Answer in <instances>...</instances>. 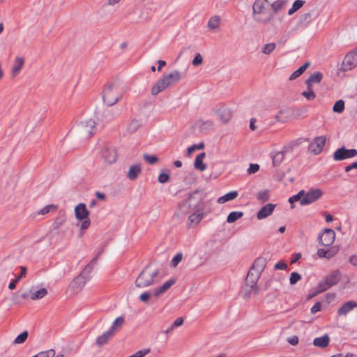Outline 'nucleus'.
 <instances>
[{"instance_id":"obj_37","label":"nucleus","mask_w":357,"mask_h":357,"mask_svg":"<svg viewBox=\"0 0 357 357\" xmlns=\"http://www.w3.org/2000/svg\"><path fill=\"white\" fill-rule=\"evenodd\" d=\"M220 23V18L218 15L211 17L208 22V27L211 29H216L219 27Z\"/></svg>"},{"instance_id":"obj_43","label":"nucleus","mask_w":357,"mask_h":357,"mask_svg":"<svg viewBox=\"0 0 357 357\" xmlns=\"http://www.w3.org/2000/svg\"><path fill=\"white\" fill-rule=\"evenodd\" d=\"M344 109V102L342 100H339L334 104L333 110L334 112L341 114Z\"/></svg>"},{"instance_id":"obj_28","label":"nucleus","mask_w":357,"mask_h":357,"mask_svg":"<svg viewBox=\"0 0 357 357\" xmlns=\"http://www.w3.org/2000/svg\"><path fill=\"white\" fill-rule=\"evenodd\" d=\"M329 341V336L326 334L321 337L314 338L313 340V344L320 348H325L328 345Z\"/></svg>"},{"instance_id":"obj_45","label":"nucleus","mask_w":357,"mask_h":357,"mask_svg":"<svg viewBox=\"0 0 357 357\" xmlns=\"http://www.w3.org/2000/svg\"><path fill=\"white\" fill-rule=\"evenodd\" d=\"M276 45L274 43H270L263 46L261 52L265 54H270L275 48Z\"/></svg>"},{"instance_id":"obj_8","label":"nucleus","mask_w":357,"mask_h":357,"mask_svg":"<svg viewBox=\"0 0 357 357\" xmlns=\"http://www.w3.org/2000/svg\"><path fill=\"white\" fill-rule=\"evenodd\" d=\"M357 155L356 149H347L342 146L337 149L333 153V160L335 161H341L347 158H352Z\"/></svg>"},{"instance_id":"obj_47","label":"nucleus","mask_w":357,"mask_h":357,"mask_svg":"<svg viewBox=\"0 0 357 357\" xmlns=\"http://www.w3.org/2000/svg\"><path fill=\"white\" fill-rule=\"evenodd\" d=\"M27 337L28 333L26 331H24L16 337L14 342L16 344H22L25 342Z\"/></svg>"},{"instance_id":"obj_11","label":"nucleus","mask_w":357,"mask_h":357,"mask_svg":"<svg viewBox=\"0 0 357 357\" xmlns=\"http://www.w3.org/2000/svg\"><path fill=\"white\" fill-rule=\"evenodd\" d=\"M326 137L324 136H319L313 139V141L310 144L309 149L314 154H319L323 150L324 145L326 144Z\"/></svg>"},{"instance_id":"obj_44","label":"nucleus","mask_w":357,"mask_h":357,"mask_svg":"<svg viewBox=\"0 0 357 357\" xmlns=\"http://www.w3.org/2000/svg\"><path fill=\"white\" fill-rule=\"evenodd\" d=\"M56 206L54 204L47 205L40 210L37 211L38 215H45L47 214L51 211H54L56 209Z\"/></svg>"},{"instance_id":"obj_39","label":"nucleus","mask_w":357,"mask_h":357,"mask_svg":"<svg viewBox=\"0 0 357 357\" xmlns=\"http://www.w3.org/2000/svg\"><path fill=\"white\" fill-rule=\"evenodd\" d=\"M305 3V1L303 0H296L291 8L288 11V15H291L297 10H298Z\"/></svg>"},{"instance_id":"obj_18","label":"nucleus","mask_w":357,"mask_h":357,"mask_svg":"<svg viewBox=\"0 0 357 357\" xmlns=\"http://www.w3.org/2000/svg\"><path fill=\"white\" fill-rule=\"evenodd\" d=\"M356 307H357L356 302L353 301H348L338 309L337 314L339 316H345Z\"/></svg>"},{"instance_id":"obj_12","label":"nucleus","mask_w":357,"mask_h":357,"mask_svg":"<svg viewBox=\"0 0 357 357\" xmlns=\"http://www.w3.org/2000/svg\"><path fill=\"white\" fill-rule=\"evenodd\" d=\"M102 157L107 163L112 164L114 162L117 158L115 148L107 145L105 146L102 149Z\"/></svg>"},{"instance_id":"obj_5","label":"nucleus","mask_w":357,"mask_h":357,"mask_svg":"<svg viewBox=\"0 0 357 357\" xmlns=\"http://www.w3.org/2000/svg\"><path fill=\"white\" fill-rule=\"evenodd\" d=\"M158 270L148 266L144 268L135 280V286L138 288H145L157 282Z\"/></svg>"},{"instance_id":"obj_23","label":"nucleus","mask_w":357,"mask_h":357,"mask_svg":"<svg viewBox=\"0 0 357 357\" xmlns=\"http://www.w3.org/2000/svg\"><path fill=\"white\" fill-rule=\"evenodd\" d=\"M324 278L327 281L329 286L331 287L340 281L341 278V273L339 270H335L331 274L326 275Z\"/></svg>"},{"instance_id":"obj_61","label":"nucleus","mask_w":357,"mask_h":357,"mask_svg":"<svg viewBox=\"0 0 357 357\" xmlns=\"http://www.w3.org/2000/svg\"><path fill=\"white\" fill-rule=\"evenodd\" d=\"M149 353H150V349H145L143 350H139L135 353L137 356L138 357H144L146 355H147Z\"/></svg>"},{"instance_id":"obj_19","label":"nucleus","mask_w":357,"mask_h":357,"mask_svg":"<svg viewBox=\"0 0 357 357\" xmlns=\"http://www.w3.org/2000/svg\"><path fill=\"white\" fill-rule=\"evenodd\" d=\"M290 149V147H284L282 151L273 153L272 160L273 165L278 166L280 165L284 158L285 153L288 152Z\"/></svg>"},{"instance_id":"obj_1","label":"nucleus","mask_w":357,"mask_h":357,"mask_svg":"<svg viewBox=\"0 0 357 357\" xmlns=\"http://www.w3.org/2000/svg\"><path fill=\"white\" fill-rule=\"evenodd\" d=\"M181 210L183 213L195 211L188 217L189 226L197 225L203 218L204 205L202 203L199 195L194 192L181 205Z\"/></svg>"},{"instance_id":"obj_16","label":"nucleus","mask_w":357,"mask_h":357,"mask_svg":"<svg viewBox=\"0 0 357 357\" xmlns=\"http://www.w3.org/2000/svg\"><path fill=\"white\" fill-rule=\"evenodd\" d=\"M176 280L174 279H170L166 281L162 285L159 287L155 288L153 291V294L155 297H159L160 295L165 293L173 284H174Z\"/></svg>"},{"instance_id":"obj_62","label":"nucleus","mask_w":357,"mask_h":357,"mask_svg":"<svg viewBox=\"0 0 357 357\" xmlns=\"http://www.w3.org/2000/svg\"><path fill=\"white\" fill-rule=\"evenodd\" d=\"M274 267L278 270H284L287 268V265L283 261H279L275 264Z\"/></svg>"},{"instance_id":"obj_46","label":"nucleus","mask_w":357,"mask_h":357,"mask_svg":"<svg viewBox=\"0 0 357 357\" xmlns=\"http://www.w3.org/2000/svg\"><path fill=\"white\" fill-rule=\"evenodd\" d=\"M304 195H305V190H302L299 191L296 195L289 197V202L290 204H293L298 201H299L301 202V199H302Z\"/></svg>"},{"instance_id":"obj_49","label":"nucleus","mask_w":357,"mask_h":357,"mask_svg":"<svg viewBox=\"0 0 357 357\" xmlns=\"http://www.w3.org/2000/svg\"><path fill=\"white\" fill-rule=\"evenodd\" d=\"M203 63V58L199 53H197L192 59V64L194 66H198Z\"/></svg>"},{"instance_id":"obj_7","label":"nucleus","mask_w":357,"mask_h":357,"mask_svg":"<svg viewBox=\"0 0 357 357\" xmlns=\"http://www.w3.org/2000/svg\"><path fill=\"white\" fill-rule=\"evenodd\" d=\"M322 195L323 191L319 188L311 189L307 192H305L303 197L301 199V205L310 204L321 198Z\"/></svg>"},{"instance_id":"obj_50","label":"nucleus","mask_w":357,"mask_h":357,"mask_svg":"<svg viewBox=\"0 0 357 357\" xmlns=\"http://www.w3.org/2000/svg\"><path fill=\"white\" fill-rule=\"evenodd\" d=\"M213 122L211 120H208V121H200V128L202 130L210 129L213 127Z\"/></svg>"},{"instance_id":"obj_9","label":"nucleus","mask_w":357,"mask_h":357,"mask_svg":"<svg viewBox=\"0 0 357 357\" xmlns=\"http://www.w3.org/2000/svg\"><path fill=\"white\" fill-rule=\"evenodd\" d=\"M357 66V49L349 52L344 57L342 67L344 71L350 70Z\"/></svg>"},{"instance_id":"obj_53","label":"nucleus","mask_w":357,"mask_h":357,"mask_svg":"<svg viewBox=\"0 0 357 357\" xmlns=\"http://www.w3.org/2000/svg\"><path fill=\"white\" fill-rule=\"evenodd\" d=\"M204 148V144H194L191 146H189L187 149L188 154L190 155L192 153H193L196 149H202Z\"/></svg>"},{"instance_id":"obj_21","label":"nucleus","mask_w":357,"mask_h":357,"mask_svg":"<svg viewBox=\"0 0 357 357\" xmlns=\"http://www.w3.org/2000/svg\"><path fill=\"white\" fill-rule=\"evenodd\" d=\"M260 276L261 274L252 271V269H250L245 279L246 284L249 287H253L254 285L257 284Z\"/></svg>"},{"instance_id":"obj_4","label":"nucleus","mask_w":357,"mask_h":357,"mask_svg":"<svg viewBox=\"0 0 357 357\" xmlns=\"http://www.w3.org/2000/svg\"><path fill=\"white\" fill-rule=\"evenodd\" d=\"M181 79V73L178 70H174L171 73L165 75L153 85L151 89V94L153 96L158 94L167 87L178 82Z\"/></svg>"},{"instance_id":"obj_40","label":"nucleus","mask_w":357,"mask_h":357,"mask_svg":"<svg viewBox=\"0 0 357 357\" xmlns=\"http://www.w3.org/2000/svg\"><path fill=\"white\" fill-rule=\"evenodd\" d=\"M257 199L259 202H263V203L268 201L270 199L269 190H264L259 191L257 195Z\"/></svg>"},{"instance_id":"obj_25","label":"nucleus","mask_w":357,"mask_h":357,"mask_svg":"<svg viewBox=\"0 0 357 357\" xmlns=\"http://www.w3.org/2000/svg\"><path fill=\"white\" fill-rule=\"evenodd\" d=\"M113 336L114 335L107 330L102 335L97 337L96 343L99 347H101L106 344Z\"/></svg>"},{"instance_id":"obj_48","label":"nucleus","mask_w":357,"mask_h":357,"mask_svg":"<svg viewBox=\"0 0 357 357\" xmlns=\"http://www.w3.org/2000/svg\"><path fill=\"white\" fill-rule=\"evenodd\" d=\"M301 279V276L299 273H298L296 272H293L291 273V275L289 278V282L291 284H295Z\"/></svg>"},{"instance_id":"obj_32","label":"nucleus","mask_w":357,"mask_h":357,"mask_svg":"<svg viewBox=\"0 0 357 357\" xmlns=\"http://www.w3.org/2000/svg\"><path fill=\"white\" fill-rule=\"evenodd\" d=\"M238 194L237 191L229 192L225 195L220 197L218 199V203L224 204L227 202L234 200L238 197Z\"/></svg>"},{"instance_id":"obj_54","label":"nucleus","mask_w":357,"mask_h":357,"mask_svg":"<svg viewBox=\"0 0 357 357\" xmlns=\"http://www.w3.org/2000/svg\"><path fill=\"white\" fill-rule=\"evenodd\" d=\"M158 180L160 183H165L169 180V174L167 173H160Z\"/></svg>"},{"instance_id":"obj_60","label":"nucleus","mask_w":357,"mask_h":357,"mask_svg":"<svg viewBox=\"0 0 357 357\" xmlns=\"http://www.w3.org/2000/svg\"><path fill=\"white\" fill-rule=\"evenodd\" d=\"M64 222V219L63 218H57L52 225V227L54 229H59V227L63 225Z\"/></svg>"},{"instance_id":"obj_14","label":"nucleus","mask_w":357,"mask_h":357,"mask_svg":"<svg viewBox=\"0 0 357 357\" xmlns=\"http://www.w3.org/2000/svg\"><path fill=\"white\" fill-rule=\"evenodd\" d=\"M276 205L273 204H267L264 206L257 213V218L259 220L264 219L271 215Z\"/></svg>"},{"instance_id":"obj_58","label":"nucleus","mask_w":357,"mask_h":357,"mask_svg":"<svg viewBox=\"0 0 357 357\" xmlns=\"http://www.w3.org/2000/svg\"><path fill=\"white\" fill-rule=\"evenodd\" d=\"M321 308V303L320 302H317L310 309V312L312 314H315L317 312H319Z\"/></svg>"},{"instance_id":"obj_56","label":"nucleus","mask_w":357,"mask_h":357,"mask_svg":"<svg viewBox=\"0 0 357 357\" xmlns=\"http://www.w3.org/2000/svg\"><path fill=\"white\" fill-rule=\"evenodd\" d=\"M259 169V165L257 164H250L249 168L248 169V172L250 174H255L258 172Z\"/></svg>"},{"instance_id":"obj_26","label":"nucleus","mask_w":357,"mask_h":357,"mask_svg":"<svg viewBox=\"0 0 357 357\" xmlns=\"http://www.w3.org/2000/svg\"><path fill=\"white\" fill-rule=\"evenodd\" d=\"M218 114L220 119L225 123L229 121L231 117V112L226 106H221L218 110Z\"/></svg>"},{"instance_id":"obj_22","label":"nucleus","mask_w":357,"mask_h":357,"mask_svg":"<svg viewBox=\"0 0 357 357\" xmlns=\"http://www.w3.org/2000/svg\"><path fill=\"white\" fill-rule=\"evenodd\" d=\"M24 63V59L22 57L17 56L15 59L14 63L11 69V75L14 77L17 76Z\"/></svg>"},{"instance_id":"obj_52","label":"nucleus","mask_w":357,"mask_h":357,"mask_svg":"<svg viewBox=\"0 0 357 357\" xmlns=\"http://www.w3.org/2000/svg\"><path fill=\"white\" fill-rule=\"evenodd\" d=\"M183 255L181 253L176 254L171 261V264L172 266L176 267L178 264L182 260Z\"/></svg>"},{"instance_id":"obj_15","label":"nucleus","mask_w":357,"mask_h":357,"mask_svg":"<svg viewBox=\"0 0 357 357\" xmlns=\"http://www.w3.org/2000/svg\"><path fill=\"white\" fill-rule=\"evenodd\" d=\"M75 217L79 220H82L89 217V212L84 204L80 203L75 208Z\"/></svg>"},{"instance_id":"obj_51","label":"nucleus","mask_w":357,"mask_h":357,"mask_svg":"<svg viewBox=\"0 0 357 357\" xmlns=\"http://www.w3.org/2000/svg\"><path fill=\"white\" fill-rule=\"evenodd\" d=\"M144 159L149 163V164H151V165H153L154 163H155L158 158L155 156V155H148V154H144Z\"/></svg>"},{"instance_id":"obj_17","label":"nucleus","mask_w":357,"mask_h":357,"mask_svg":"<svg viewBox=\"0 0 357 357\" xmlns=\"http://www.w3.org/2000/svg\"><path fill=\"white\" fill-rule=\"evenodd\" d=\"M47 294V290L45 288L37 289L36 287H31L29 290V298L31 300H38L45 297Z\"/></svg>"},{"instance_id":"obj_41","label":"nucleus","mask_w":357,"mask_h":357,"mask_svg":"<svg viewBox=\"0 0 357 357\" xmlns=\"http://www.w3.org/2000/svg\"><path fill=\"white\" fill-rule=\"evenodd\" d=\"M140 122L137 119H132L127 126V130L129 132H134L140 127Z\"/></svg>"},{"instance_id":"obj_34","label":"nucleus","mask_w":357,"mask_h":357,"mask_svg":"<svg viewBox=\"0 0 357 357\" xmlns=\"http://www.w3.org/2000/svg\"><path fill=\"white\" fill-rule=\"evenodd\" d=\"M310 62H305L303 66H301L298 69L294 71L289 77L290 80H293L301 76L309 67Z\"/></svg>"},{"instance_id":"obj_31","label":"nucleus","mask_w":357,"mask_h":357,"mask_svg":"<svg viewBox=\"0 0 357 357\" xmlns=\"http://www.w3.org/2000/svg\"><path fill=\"white\" fill-rule=\"evenodd\" d=\"M323 78V74L320 72H315L311 74L306 80V84L312 86L314 83H319Z\"/></svg>"},{"instance_id":"obj_20","label":"nucleus","mask_w":357,"mask_h":357,"mask_svg":"<svg viewBox=\"0 0 357 357\" xmlns=\"http://www.w3.org/2000/svg\"><path fill=\"white\" fill-rule=\"evenodd\" d=\"M266 265V259L264 257L257 258L250 269L261 274Z\"/></svg>"},{"instance_id":"obj_42","label":"nucleus","mask_w":357,"mask_h":357,"mask_svg":"<svg viewBox=\"0 0 357 357\" xmlns=\"http://www.w3.org/2000/svg\"><path fill=\"white\" fill-rule=\"evenodd\" d=\"M307 91H303L301 94L308 100H314L316 98V94L313 91L312 86L307 85Z\"/></svg>"},{"instance_id":"obj_29","label":"nucleus","mask_w":357,"mask_h":357,"mask_svg":"<svg viewBox=\"0 0 357 357\" xmlns=\"http://www.w3.org/2000/svg\"><path fill=\"white\" fill-rule=\"evenodd\" d=\"M124 324V318L123 317H118L113 321L111 327L108 329L109 332H111L114 335V334L122 327Z\"/></svg>"},{"instance_id":"obj_59","label":"nucleus","mask_w":357,"mask_h":357,"mask_svg":"<svg viewBox=\"0 0 357 357\" xmlns=\"http://www.w3.org/2000/svg\"><path fill=\"white\" fill-rule=\"evenodd\" d=\"M20 274L15 279V282H19L26 274V268L24 266H20Z\"/></svg>"},{"instance_id":"obj_10","label":"nucleus","mask_w":357,"mask_h":357,"mask_svg":"<svg viewBox=\"0 0 357 357\" xmlns=\"http://www.w3.org/2000/svg\"><path fill=\"white\" fill-rule=\"evenodd\" d=\"M335 238V231L331 229H326L323 234L319 236V241L321 245L327 247L333 243Z\"/></svg>"},{"instance_id":"obj_27","label":"nucleus","mask_w":357,"mask_h":357,"mask_svg":"<svg viewBox=\"0 0 357 357\" xmlns=\"http://www.w3.org/2000/svg\"><path fill=\"white\" fill-rule=\"evenodd\" d=\"M206 156L205 153H201L196 156L194 167L201 172L204 171L206 169V165L204 163L203 160Z\"/></svg>"},{"instance_id":"obj_6","label":"nucleus","mask_w":357,"mask_h":357,"mask_svg":"<svg viewBox=\"0 0 357 357\" xmlns=\"http://www.w3.org/2000/svg\"><path fill=\"white\" fill-rule=\"evenodd\" d=\"M79 130L84 138H89L96 131V123L92 119L82 121L79 125Z\"/></svg>"},{"instance_id":"obj_63","label":"nucleus","mask_w":357,"mask_h":357,"mask_svg":"<svg viewBox=\"0 0 357 357\" xmlns=\"http://www.w3.org/2000/svg\"><path fill=\"white\" fill-rule=\"evenodd\" d=\"M287 342L291 345H296L298 343V337L296 335L291 336L287 339Z\"/></svg>"},{"instance_id":"obj_35","label":"nucleus","mask_w":357,"mask_h":357,"mask_svg":"<svg viewBox=\"0 0 357 357\" xmlns=\"http://www.w3.org/2000/svg\"><path fill=\"white\" fill-rule=\"evenodd\" d=\"M329 288H331V286H329L327 281L325 280V278H324L319 282L315 293L310 297H312L314 295L322 293Z\"/></svg>"},{"instance_id":"obj_2","label":"nucleus","mask_w":357,"mask_h":357,"mask_svg":"<svg viewBox=\"0 0 357 357\" xmlns=\"http://www.w3.org/2000/svg\"><path fill=\"white\" fill-rule=\"evenodd\" d=\"M270 1L268 0H255L252 4V17L254 20L264 25L271 22L273 18V14L268 12Z\"/></svg>"},{"instance_id":"obj_13","label":"nucleus","mask_w":357,"mask_h":357,"mask_svg":"<svg viewBox=\"0 0 357 357\" xmlns=\"http://www.w3.org/2000/svg\"><path fill=\"white\" fill-rule=\"evenodd\" d=\"M88 278L86 275L79 274L70 284V288L75 294L79 292L85 285Z\"/></svg>"},{"instance_id":"obj_38","label":"nucleus","mask_w":357,"mask_h":357,"mask_svg":"<svg viewBox=\"0 0 357 357\" xmlns=\"http://www.w3.org/2000/svg\"><path fill=\"white\" fill-rule=\"evenodd\" d=\"M243 215V213L241 211L231 212L227 216V222L228 223H233V222H236L237 220L242 218Z\"/></svg>"},{"instance_id":"obj_30","label":"nucleus","mask_w":357,"mask_h":357,"mask_svg":"<svg viewBox=\"0 0 357 357\" xmlns=\"http://www.w3.org/2000/svg\"><path fill=\"white\" fill-rule=\"evenodd\" d=\"M101 252H100L91 261L89 264H87L82 272L81 273L82 275H86L88 280L89 279V275L91 273L93 266L96 265L97 259L100 255Z\"/></svg>"},{"instance_id":"obj_36","label":"nucleus","mask_w":357,"mask_h":357,"mask_svg":"<svg viewBox=\"0 0 357 357\" xmlns=\"http://www.w3.org/2000/svg\"><path fill=\"white\" fill-rule=\"evenodd\" d=\"M335 255V252H333L331 249H318L317 250V255L319 258H326V259H331Z\"/></svg>"},{"instance_id":"obj_64","label":"nucleus","mask_w":357,"mask_h":357,"mask_svg":"<svg viewBox=\"0 0 357 357\" xmlns=\"http://www.w3.org/2000/svg\"><path fill=\"white\" fill-rule=\"evenodd\" d=\"M349 263H351L353 266L357 267V255H351L349 259Z\"/></svg>"},{"instance_id":"obj_57","label":"nucleus","mask_w":357,"mask_h":357,"mask_svg":"<svg viewBox=\"0 0 357 357\" xmlns=\"http://www.w3.org/2000/svg\"><path fill=\"white\" fill-rule=\"evenodd\" d=\"M82 220L83 221H82V222L80 225V229L81 230H86L90 226V224H91L90 220L89 219V218H87L86 219H83Z\"/></svg>"},{"instance_id":"obj_55","label":"nucleus","mask_w":357,"mask_h":357,"mask_svg":"<svg viewBox=\"0 0 357 357\" xmlns=\"http://www.w3.org/2000/svg\"><path fill=\"white\" fill-rule=\"evenodd\" d=\"M151 294H153V292L151 293L150 291H144L140 294L139 300L142 302L146 303L150 298Z\"/></svg>"},{"instance_id":"obj_24","label":"nucleus","mask_w":357,"mask_h":357,"mask_svg":"<svg viewBox=\"0 0 357 357\" xmlns=\"http://www.w3.org/2000/svg\"><path fill=\"white\" fill-rule=\"evenodd\" d=\"M141 172L142 168L139 164L133 165L130 167L127 173V177L131 181H135L141 174Z\"/></svg>"},{"instance_id":"obj_3","label":"nucleus","mask_w":357,"mask_h":357,"mask_svg":"<svg viewBox=\"0 0 357 357\" xmlns=\"http://www.w3.org/2000/svg\"><path fill=\"white\" fill-rule=\"evenodd\" d=\"M124 89L118 82L108 84L102 91V98L108 106L115 105L123 96Z\"/></svg>"},{"instance_id":"obj_33","label":"nucleus","mask_w":357,"mask_h":357,"mask_svg":"<svg viewBox=\"0 0 357 357\" xmlns=\"http://www.w3.org/2000/svg\"><path fill=\"white\" fill-rule=\"evenodd\" d=\"M287 4L285 0H276L273 3L270 2V8H271L274 13H277L282 10Z\"/></svg>"}]
</instances>
